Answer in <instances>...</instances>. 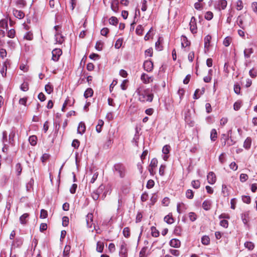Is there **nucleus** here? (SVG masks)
<instances>
[{"label":"nucleus","mask_w":257,"mask_h":257,"mask_svg":"<svg viewBox=\"0 0 257 257\" xmlns=\"http://www.w3.org/2000/svg\"><path fill=\"white\" fill-rule=\"evenodd\" d=\"M227 1L226 0H219L218 2L217 8L219 10H224L227 6Z\"/></svg>","instance_id":"f3484780"},{"label":"nucleus","mask_w":257,"mask_h":257,"mask_svg":"<svg viewBox=\"0 0 257 257\" xmlns=\"http://www.w3.org/2000/svg\"><path fill=\"white\" fill-rule=\"evenodd\" d=\"M16 170L18 175H20L22 171V167L20 163H17L16 165Z\"/></svg>","instance_id":"5fc2aeb1"},{"label":"nucleus","mask_w":257,"mask_h":257,"mask_svg":"<svg viewBox=\"0 0 257 257\" xmlns=\"http://www.w3.org/2000/svg\"><path fill=\"white\" fill-rule=\"evenodd\" d=\"M118 0H112L111 4V8L112 10L115 12H117L118 10Z\"/></svg>","instance_id":"5701e85b"},{"label":"nucleus","mask_w":257,"mask_h":257,"mask_svg":"<svg viewBox=\"0 0 257 257\" xmlns=\"http://www.w3.org/2000/svg\"><path fill=\"white\" fill-rule=\"evenodd\" d=\"M211 206V201L209 200H205L202 203V207L205 210L210 209Z\"/></svg>","instance_id":"aec40b11"},{"label":"nucleus","mask_w":257,"mask_h":257,"mask_svg":"<svg viewBox=\"0 0 257 257\" xmlns=\"http://www.w3.org/2000/svg\"><path fill=\"white\" fill-rule=\"evenodd\" d=\"M14 15L17 18L21 19L24 17L25 14L21 11L14 10L13 11Z\"/></svg>","instance_id":"4be33fe9"},{"label":"nucleus","mask_w":257,"mask_h":257,"mask_svg":"<svg viewBox=\"0 0 257 257\" xmlns=\"http://www.w3.org/2000/svg\"><path fill=\"white\" fill-rule=\"evenodd\" d=\"M152 235L153 236L157 237L159 235V231L155 227L152 226L151 227Z\"/></svg>","instance_id":"c03bdc74"},{"label":"nucleus","mask_w":257,"mask_h":257,"mask_svg":"<svg viewBox=\"0 0 257 257\" xmlns=\"http://www.w3.org/2000/svg\"><path fill=\"white\" fill-rule=\"evenodd\" d=\"M169 244L172 247L178 248L180 247L181 242L179 239L174 238L170 241Z\"/></svg>","instance_id":"2eb2a0df"},{"label":"nucleus","mask_w":257,"mask_h":257,"mask_svg":"<svg viewBox=\"0 0 257 257\" xmlns=\"http://www.w3.org/2000/svg\"><path fill=\"white\" fill-rule=\"evenodd\" d=\"M188 206L183 202L178 203L177 205V210L179 213L184 212L187 209Z\"/></svg>","instance_id":"1a4fd4ad"},{"label":"nucleus","mask_w":257,"mask_h":257,"mask_svg":"<svg viewBox=\"0 0 257 257\" xmlns=\"http://www.w3.org/2000/svg\"><path fill=\"white\" fill-rule=\"evenodd\" d=\"M211 38V36L209 35H207L204 38V51L205 53L209 51Z\"/></svg>","instance_id":"0eeeda50"},{"label":"nucleus","mask_w":257,"mask_h":257,"mask_svg":"<svg viewBox=\"0 0 257 257\" xmlns=\"http://www.w3.org/2000/svg\"><path fill=\"white\" fill-rule=\"evenodd\" d=\"M137 12H138V14H140V10L139 9L136 10V13H135V15L134 16V20L133 22L131 24L130 32L134 31V30L135 29V25L136 24V23L135 22V19H136L137 16Z\"/></svg>","instance_id":"393cba45"},{"label":"nucleus","mask_w":257,"mask_h":257,"mask_svg":"<svg viewBox=\"0 0 257 257\" xmlns=\"http://www.w3.org/2000/svg\"><path fill=\"white\" fill-rule=\"evenodd\" d=\"M243 8V3L241 0H238L236 3V9L237 11L241 10Z\"/></svg>","instance_id":"79ce46f5"},{"label":"nucleus","mask_w":257,"mask_h":257,"mask_svg":"<svg viewBox=\"0 0 257 257\" xmlns=\"http://www.w3.org/2000/svg\"><path fill=\"white\" fill-rule=\"evenodd\" d=\"M104 124V122L101 119H99L98 121V124L96 126V131L98 133H100L101 132V127Z\"/></svg>","instance_id":"f704fd0d"},{"label":"nucleus","mask_w":257,"mask_h":257,"mask_svg":"<svg viewBox=\"0 0 257 257\" xmlns=\"http://www.w3.org/2000/svg\"><path fill=\"white\" fill-rule=\"evenodd\" d=\"M80 145V142L76 139H75L73 141L72 143V146L75 149H77Z\"/></svg>","instance_id":"338daca9"},{"label":"nucleus","mask_w":257,"mask_h":257,"mask_svg":"<svg viewBox=\"0 0 257 257\" xmlns=\"http://www.w3.org/2000/svg\"><path fill=\"white\" fill-rule=\"evenodd\" d=\"M21 89L24 91H27L29 89V84L28 82H24L21 85Z\"/></svg>","instance_id":"603ef678"},{"label":"nucleus","mask_w":257,"mask_h":257,"mask_svg":"<svg viewBox=\"0 0 257 257\" xmlns=\"http://www.w3.org/2000/svg\"><path fill=\"white\" fill-rule=\"evenodd\" d=\"M163 41V39L161 37H159L158 41L156 42L155 47L156 49L159 51H161L162 50L163 47L161 45Z\"/></svg>","instance_id":"a878e982"},{"label":"nucleus","mask_w":257,"mask_h":257,"mask_svg":"<svg viewBox=\"0 0 257 257\" xmlns=\"http://www.w3.org/2000/svg\"><path fill=\"white\" fill-rule=\"evenodd\" d=\"M105 188V186L103 185H101L99 186V187L95 190H94V191H95L97 194H98V195H100V194H101L103 190H104Z\"/></svg>","instance_id":"13d9d810"},{"label":"nucleus","mask_w":257,"mask_h":257,"mask_svg":"<svg viewBox=\"0 0 257 257\" xmlns=\"http://www.w3.org/2000/svg\"><path fill=\"white\" fill-rule=\"evenodd\" d=\"M194 6L195 8L197 10H202L204 5L201 3V2H197L194 4Z\"/></svg>","instance_id":"49530a36"},{"label":"nucleus","mask_w":257,"mask_h":257,"mask_svg":"<svg viewBox=\"0 0 257 257\" xmlns=\"http://www.w3.org/2000/svg\"><path fill=\"white\" fill-rule=\"evenodd\" d=\"M103 243L100 241H98L97 243L96 250L99 252H102L103 250Z\"/></svg>","instance_id":"ea45409f"},{"label":"nucleus","mask_w":257,"mask_h":257,"mask_svg":"<svg viewBox=\"0 0 257 257\" xmlns=\"http://www.w3.org/2000/svg\"><path fill=\"white\" fill-rule=\"evenodd\" d=\"M93 94V91L91 88H87L84 93V96L87 98L89 97H91Z\"/></svg>","instance_id":"bb28decb"},{"label":"nucleus","mask_w":257,"mask_h":257,"mask_svg":"<svg viewBox=\"0 0 257 257\" xmlns=\"http://www.w3.org/2000/svg\"><path fill=\"white\" fill-rule=\"evenodd\" d=\"M28 213H24L20 217V221L22 224H26L27 223L26 219L29 217Z\"/></svg>","instance_id":"cd10ccee"},{"label":"nucleus","mask_w":257,"mask_h":257,"mask_svg":"<svg viewBox=\"0 0 257 257\" xmlns=\"http://www.w3.org/2000/svg\"><path fill=\"white\" fill-rule=\"evenodd\" d=\"M119 254L120 257H127L126 244L124 241L121 242Z\"/></svg>","instance_id":"7ed1b4c3"},{"label":"nucleus","mask_w":257,"mask_h":257,"mask_svg":"<svg viewBox=\"0 0 257 257\" xmlns=\"http://www.w3.org/2000/svg\"><path fill=\"white\" fill-rule=\"evenodd\" d=\"M248 178L247 174L242 173L240 175V181L242 182H244L248 179Z\"/></svg>","instance_id":"e2e57ef3"},{"label":"nucleus","mask_w":257,"mask_h":257,"mask_svg":"<svg viewBox=\"0 0 257 257\" xmlns=\"http://www.w3.org/2000/svg\"><path fill=\"white\" fill-rule=\"evenodd\" d=\"M208 182L210 184H213L216 182V176L213 172H210L207 175Z\"/></svg>","instance_id":"9d476101"},{"label":"nucleus","mask_w":257,"mask_h":257,"mask_svg":"<svg viewBox=\"0 0 257 257\" xmlns=\"http://www.w3.org/2000/svg\"><path fill=\"white\" fill-rule=\"evenodd\" d=\"M0 32H5V29L6 31L8 29V21L6 19H3L0 21Z\"/></svg>","instance_id":"ddd939ff"},{"label":"nucleus","mask_w":257,"mask_h":257,"mask_svg":"<svg viewBox=\"0 0 257 257\" xmlns=\"http://www.w3.org/2000/svg\"><path fill=\"white\" fill-rule=\"evenodd\" d=\"M56 43L61 44L65 40V37L62 35V33H56L55 35Z\"/></svg>","instance_id":"f8f14e48"},{"label":"nucleus","mask_w":257,"mask_h":257,"mask_svg":"<svg viewBox=\"0 0 257 257\" xmlns=\"http://www.w3.org/2000/svg\"><path fill=\"white\" fill-rule=\"evenodd\" d=\"M136 92L138 95V99L141 102H151L153 101L154 94L150 92L149 89H145L143 87H139Z\"/></svg>","instance_id":"f257e3e1"},{"label":"nucleus","mask_w":257,"mask_h":257,"mask_svg":"<svg viewBox=\"0 0 257 257\" xmlns=\"http://www.w3.org/2000/svg\"><path fill=\"white\" fill-rule=\"evenodd\" d=\"M231 138L229 137V135L222 134L221 138V145L223 147L225 146L227 144V141H228V139Z\"/></svg>","instance_id":"6ab92c4d"},{"label":"nucleus","mask_w":257,"mask_h":257,"mask_svg":"<svg viewBox=\"0 0 257 257\" xmlns=\"http://www.w3.org/2000/svg\"><path fill=\"white\" fill-rule=\"evenodd\" d=\"M45 89L47 93L51 94L53 91V86L49 83L45 85Z\"/></svg>","instance_id":"c9c22d12"},{"label":"nucleus","mask_w":257,"mask_h":257,"mask_svg":"<svg viewBox=\"0 0 257 257\" xmlns=\"http://www.w3.org/2000/svg\"><path fill=\"white\" fill-rule=\"evenodd\" d=\"M144 68L147 72H151L153 69V63L151 60H146L144 63Z\"/></svg>","instance_id":"423d86ee"},{"label":"nucleus","mask_w":257,"mask_h":257,"mask_svg":"<svg viewBox=\"0 0 257 257\" xmlns=\"http://www.w3.org/2000/svg\"><path fill=\"white\" fill-rule=\"evenodd\" d=\"M222 193L224 196H227L229 195L228 188L225 185H222Z\"/></svg>","instance_id":"de8ad7c7"},{"label":"nucleus","mask_w":257,"mask_h":257,"mask_svg":"<svg viewBox=\"0 0 257 257\" xmlns=\"http://www.w3.org/2000/svg\"><path fill=\"white\" fill-rule=\"evenodd\" d=\"M85 123L83 122H80L79 123L78 128H77V133L81 135L84 134L85 132Z\"/></svg>","instance_id":"dca6fc26"},{"label":"nucleus","mask_w":257,"mask_h":257,"mask_svg":"<svg viewBox=\"0 0 257 257\" xmlns=\"http://www.w3.org/2000/svg\"><path fill=\"white\" fill-rule=\"evenodd\" d=\"M123 234L125 237H128L130 236V231L128 227H125L123 230Z\"/></svg>","instance_id":"052dcab7"},{"label":"nucleus","mask_w":257,"mask_h":257,"mask_svg":"<svg viewBox=\"0 0 257 257\" xmlns=\"http://www.w3.org/2000/svg\"><path fill=\"white\" fill-rule=\"evenodd\" d=\"M251 143V140L250 138H247L246 140H245L244 144H243V147L246 149H248L250 148Z\"/></svg>","instance_id":"2f4dec72"},{"label":"nucleus","mask_w":257,"mask_h":257,"mask_svg":"<svg viewBox=\"0 0 257 257\" xmlns=\"http://www.w3.org/2000/svg\"><path fill=\"white\" fill-rule=\"evenodd\" d=\"M185 120L186 122L190 126H192L193 124V120L192 119L191 113L190 110H188L185 113Z\"/></svg>","instance_id":"6e6552de"},{"label":"nucleus","mask_w":257,"mask_h":257,"mask_svg":"<svg viewBox=\"0 0 257 257\" xmlns=\"http://www.w3.org/2000/svg\"><path fill=\"white\" fill-rule=\"evenodd\" d=\"M244 246L249 250H252L254 248V244L250 241H246L244 243Z\"/></svg>","instance_id":"58836bf2"},{"label":"nucleus","mask_w":257,"mask_h":257,"mask_svg":"<svg viewBox=\"0 0 257 257\" xmlns=\"http://www.w3.org/2000/svg\"><path fill=\"white\" fill-rule=\"evenodd\" d=\"M113 170L116 174H118L119 176L122 178L125 175V168L124 166L121 163H117L114 164L113 167Z\"/></svg>","instance_id":"f03ea898"},{"label":"nucleus","mask_w":257,"mask_h":257,"mask_svg":"<svg viewBox=\"0 0 257 257\" xmlns=\"http://www.w3.org/2000/svg\"><path fill=\"white\" fill-rule=\"evenodd\" d=\"M249 212L248 211L242 213L241 214V218L243 223L246 225L248 221Z\"/></svg>","instance_id":"a211bd4d"},{"label":"nucleus","mask_w":257,"mask_h":257,"mask_svg":"<svg viewBox=\"0 0 257 257\" xmlns=\"http://www.w3.org/2000/svg\"><path fill=\"white\" fill-rule=\"evenodd\" d=\"M16 4L17 5L20 6L22 8L26 6V2L25 0H17Z\"/></svg>","instance_id":"4d7b16f0"},{"label":"nucleus","mask_w":257,"mask_h":257,"mask_svg":"<svg viewBox=\"0 0 257 257\" xmlns=\"http://www.w3.org/2000/svg\"><path fill=\"white\" fill-rule=\"evenodd\" d=\"M123 39L119 38L115 42L114 47L116 49H119L122 45Z\"/></svg>","instance_id":"8fccbe9b"},{"label":"nucleus","mask_w":257,"mask_h":257,"mask_svg":"<svg viewBox=\"0 0 257 257\" xmlns=\"http://www.w3.org/2000/svg\"><path fill=\"white\" fill-rule=\"evenodd\" d=\"M201 242L204 245H208L210 243V238L208 236L204 235L201 238Z\"/></svg>","instance_id":"a19ab883"},{"label":"nucleus","mask_w":257,"mask_h":257,"mask_svg":"<svg viewBox=\"0 0 257 257\" xmlns=\"http://www.w3.org/2000/svg\"><path fill=\"white\" fill-rule=\"evenodd\" d=\"M93 215L92 213H88L86 217V221L87 227L88 228H91L93 224Z\"/></svg>","instance_id":"9b49d317"},{"label":"nucleus","mask_w":257,"mask_h":257,"mask_svg":"<svg viewBox=\"0 0 257 257\" xmlns=\"http://www.w3.org/2000/svg\"><path fill=\"white\" fill-rule=\"evenodd\" d=\"M242 200L245 203L249 204L250 203L251 199L250 196L243 195L242 196Z\"/></svg>","instance_id":"09e8293b"},{"label":"nucleus","mask_w":257,"mask_h":257,"mask_svg":"<svg viewBox=\"0 0 257 257\" xmlns=\"http://www.w3.org/2000/svg\"><path fill=\"white\" fill-rule=\"evenodd\" d=\"M9 65V62L7 60L3 64V66L1 70V73L3 77H6L7 75V70L8 68V65Z\"/></svg>","instance_id":"4468645a"},{"label":"nucleus","mask_w":257,"mask_h":257,"mask_svg":"<svg viewBox=\"0 0 257 257\" xmlns=\"http://www.w3.org/2000/svg\"><path fill=\"white\" fill-rule=\"evenodd\" d=\"M205 89L202 88L201 90L196 89L194 92V99H197L200 97V95L204 92Z\"/></svg>","instance_id":"b1692460"},{"label":"nucleus","mask_w":257,"mask_h":257,"mask_svg":"<svg viewBox=\"0 0 257 257\" xmlns=\"http://www.w3.org/2000/svg\"><path fill=\"white\" fill-rule=\"evenodd\" d=\"M118 20L115 17H111L109 20V23L112 25H116L118 24Z\"/></svg>","instance_id":"a18cd8bd"},{"label":"nucleus","mask_w":257,"mask_h":257,"mask_svg":"<svg viewBox=\"0 0 257 257\" xmlns=\"http://www.w3.org/2000/svg\"><path fill=\"white\" fill-rule=\"evenodd\" d=\"M158 160L156 158H153L151 162L150 166L152 168H155L157 166Z\"/></svg>","instance_id":"69168bd1"},{"label":"nucleus","mask_w":257,"mask_h":257,"mask_svg":"<svg viewBox=\"0 0 257 257\" xmlns=\"http://www.w3.org/2000/svg\"><path fill=\"white\" fill-rule=\"evenodd\" d=\"M231 41V38L230 37H226L223 41V45L225 47L228 46Z\"/></svg>","instance_id":"3c124183"},{"label":"nucleus","mask_w":257,"mask_h":257,"mask_svg":"<svg viewBox=\"0 0 257 257\" xmlns=\"http://www.w3.org/2000/svg\"><path fill=\"white\" fill-rule=\"evenodd\" d=\"M69 223V218L67 216H64L62 218V225L67 226Z\"/></svg>","instance_id":"0e129e2a"},{"label":"nucleus","mask_w":257,"mask_h":257,"mask_svg":"<svg viewBox=\"0 0 257 257\" xmlns=\"http://www.w3.org/2000/svg\"><path fill=\"white\" fill-rule=\"evenodd\" d=\"M71 249L70 245H66L63 251V257H69V252Z\"/></svg>","instance_id":"e433bc0d"},{"label":"nucleus","mask_w":257,"mask_h":257,"mask_svg":"<svg viewBox=\"0 0 257 257\" xmlns=\"http://www.w3.org/2000/svg\"><path fill=\"white\" fill-rule=\"evenodd\" d=\"M253 53L252 48H247L245 49L244 50V56L246 58H248L250 57V55Z\"/></svg>","instance_id":"c85d7f7f"},{"label":"nucleus","mask_w":257,"mask_h":257,"mask_svg":"<svg viewBox=\"0 0 257 257\" xmlns=\"http://www.w3.org/2000/svg\"><path fill=\"white\" fill-rule=\"evenodd\" d=\"M15 136V133L14 131H12L9 136V143L13 145L14 144V138Z\"/></svg>","instance_id":"37998d69"},{"label":"nucleus","mask_w":257,"mask_h":257,"mask_svg":"<svg viewBox=\"0 0 257 257\" xmlns=\"http://www.w3.org/2000/svg\"><path fill=\"white\" fill-rule=\"evenodd\" d=\"M164 221L167 222V223L168 224H172L174 222V218H173L172 217V215H166L165 217H164Z\"/></svg>","instance_id":"7c9ffc66"},{"label":"nucleus","mask_w":257,"mask_h":257,"mask_svg":"<svg viewBox=\"0 0 257 257\" xmlns=\"http://www.w3.org/2000/svg\"><path fill=\"white\" fill-rule=\"evenodd\" d=\"M170 146L169 145H165L162 149V152L165 155H168L170 152Z\"/></svg>","instance_id":"864d4df0"},{"label":"nucleus","mask_w":257,"mask_h":257,"mask_svg":"<svg viewBox=\"0 0 257 257\" xmlns=\"http://www.w3.org/2000/svg\"><path fill=\"white\" fill-rule=\"evenodd\" d=\"M62 53V52L61 49H54L52 51V60L53 61L56 62L58 61L60 56L61 55Z\"/></svg>","instance_id":"39448f33"},{"label":"nucleus","mask_w":257,"mask_h":257,"mask_svg":"<svg viewBox=\"0 0 257 257\" xmlns=\"http://www.w3.org/2000/svg\"><path fill=\"white\" fill-rule=\"evenodd\" d=\"M147 249V247H143V248L141 249V250L140 252L139 256L140 257H145L146 256V252Z\"/></svg>","instance_id":"774afa93"},{"label":"nucleus","mask_w":257,"mask_h":257,"mask_svg":"<svg viewBox=\"0 0 257 257\" xmlns=\"http://www.w3.org/2000/svg\"><path fill=\"white\" fill-rule=\"evenodd\" d=\"M241 106V101H237L235 102L233 104V108L235 110H238Z\"/></svg>","instance_id":"6e6d98bb"},{"label":"nucleus","mask_w":257,"mask_h":257,"mask_svg":"<svg viewBox=\"0 0 257 257\" xmlns=\"http://www.w3.org/2000/svg\"><path fill=\"white\" fill-rule=\"evenodd\" d=\"M213 16V13L211 12H207L205 15V18L207 20H210L212 19Z\"/></svg>","instance_id":"680f3d73"},{"label":"nucleus","mask_w":257,"mask_h":257,"mask_svg":"<svg viewBox=\"0 0 257 257\" xmlns=\"http://www.w3.org/2000/svg\"><path fill=\"white\" fill-rule=\"evenodd\" d=\"M147 31V32H152L153 31L152 27H150L149 26L145 25L144 26L139 25L136 29V32H143V31Z\"/></svg>","instance_id":"20e7f679"},{"label":"nucleus","mask_w":257,"mask_h":257,"mask_svg":"<svg viewBox=\"0 0 257 257\" xmlns=\"http://www.w3.org/2000/svg\"><path fill=\"white\" fill-rule=\"evenodd\" d=\"M141 80L144 83H148L150 81H152V78L149 77L147 74L143 73L141 77Z\"/></svg>","instance_id":"412c9836"},{"label":"nucleus","mask_w":257,"mask_h":257,"mask_svg":"<svg viewBox=\"0 0 257 257\" xmlns=\"http://www.w3.org/2000/svg\"><path fill=\"white\" fill-rule=\"evenodd\" d=\"M37 138L36 136H31L29 137V141L30 144L34 146L37 144Z\"/></svg>","instance_id":"72a5a7b5"},{"label":"nucleus","mask_w":257,"mask_h":257,"mask_svg":"<svg viewBox=\"0 0 257 257\" xmlns=\"http://www.w3.org/2000/svg\"><path fill=\"white\" fill-rule=\"evenodd\" d=\"M181 41V45L183 47H186L190 44V42H188L187 38L184 36H182Z\"/></svg>","instance_id":"473e14b6"},{"label":"nucleus","mask_w":257,"mask_h":257,"mask_svg":"<svg viewBox=\"0 0 257 257\" xmlns=\"http://www.w3.org/2000/svg\"><path fill=\"white\" fill-rule=\"evenodd\" d=\"M103 45L104 43L102 41L99 40L96 43L95 48L97 50L100 51L102 50Z\"/></svg>","instance_id":"c756f323"},{"label":"nucleus","mask_w":257,"mask_h":257,"mask_svg":"<svg viewBox=\"0 0 257 257\" xmlns=\"http://www.w3.org/2000/svg\"><path fill=\"white\" fill-rule=\"evenodd\" d=\"M48 216L47 211L44 209H42L40 212V217L41 218H46Z\"/></svg>","instance_id":"bf43d9fd"},{"label":"nucleus","mask_w":257,"mask_h":257,"mask_svg":"<svg viewBox=\"0 0 257 257\" xmlns=\"http://www.w3.org/2000/svg\"><path fill=\"white\" fill-rule=\"evenodd\" d=\"M217 138V133L215 129H212L210 133V139L211 141H215Z\"/></svg>","instance_id":"4c0bfd02"}]
</instances>
